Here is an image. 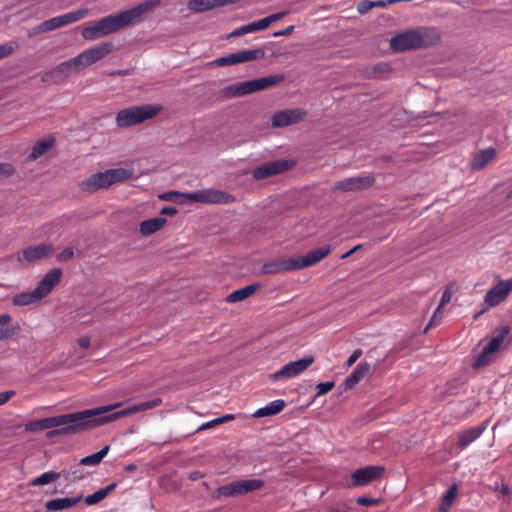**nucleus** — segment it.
I'll return each mask as SVG.
<instances>
[{
  "mask_svg": "<svg viewBox=\"0 0 512 512\" xmlns=\"http://www.w3.org/2000/svg\"><path fill=\"white\" fill-rule=\"evenodd\" d=\"M112 50L113 44L111 42L100 43L96 46L85 49L76 57L59 64L53 70V73L60 74L64 77L78 74L89 66L104 59L112 52Z\"/></svg>",
  "mask_w": 512,
  "mask_h": 512,
  "instance_id": "f257e3e1",
  "label": "nucleus"
},
{
  "mask_svg": "<svg viewBox=\"0 0 512 512\" xmlns=\"http://www.w3.org/2000/svg\"><path fill=\"white\" fill-rule=\"evenodd\" d=\"M92 416L93 413L87 409L79 412L40 419L41 429L47 430L64 426L63 428L56 430L51 434H75L93 428L94 423L93 420H91Z\"/></svg>",
  "mask_w": 512,
  "mask_h": 512,
  "instance_id": "f03ea898",
  "label": "nucleus"
},
{
  "mask_svg": "<svg viewBox=\"0 0 512 512\" xmlns=\"http://www.w3.org/2000/svg\"><path fill=\"white\" fill-rule=\"evenodd\" d=\"M160 0H146L139 5L116 15H110L99 20L105 36L122 28L142 21L144 16L153 11Z\"/></svg>",
  "mask_w": 512,
  "mask_h": 512,
  "instance_id": "7ed1b4c3",
  "label": "nucleus"
},
{
  "mask_svg": "<svg viewBox=\"0 0 512 512\" xmlns=\"http://www.w3.org/2000/svg\"><path fill=\"white\" fill-rule=\"evenodd\" d=\"M439 39L435 28L422 27L397 34L391 38L390 46L394 51H406L434 45Z\"/></svg>",
  "mask_w": 512,
  "mask_h": 512,
  "instance_id": "20e7f679",
  "label": "nucleus"
},
{
  "mask_svg": "<svg viewBox=\"0 0 512 512\" xmlns=\"http://www.w3.org/2000/svg\"><path fill=\"white\" fill-rule=\"evenodd\" d=\"M62 271L59 268L50 270L32 291L22 292L12 298L15 306H28L40 302L60 282Z\"/></svg>",
  "mask_w": 512,
  "mask_h": 512,
  "instance_id": "39448f33",
  "label": "nucleus"
},
{
  "mask_svg": "<svg viewBox=\"0 0 512 512\" xmlns=\"http://www.w3.org/2000/svg\"><path fill=\"white\" fill-rule=\"evenodd\" d=\"M171 196H176L178 198L177 201L181 204L190 202H199L202 204H230L236 201L233 195L212 188L188 193L172 192L164 195L163 198L170 199Z\"/></svg>",
  "mask_w": 512,
  "mask_h": 512,
  "instance_id": "423d86ee",
  "label": "nucleus"
},
{
  "mask_svg": "<svg viewBox=\"0 0 512 512\" xmlns=\"http://www.w3.org/2000/svg\"><path fill=\"white\" fill-rule=\"evenodd\" d=\"M162 110L158 104H146L132 106L120 110L115 118V123L119 128H128L139 125L146 120L152 119Z\"/></svg>",
  "mask_w": 512,
  "mask_h": 512,
  "instance_id": "0eeeda50",
  "label": "nucleus"
},
{
  "mask_svg": "<svg viewBox=\"0 0 512 512\" xmlns=\"http://www.w3.org/2000/svg\"><path fill=\"white\" fill-rule=\"evenodd\" d=\"M131 176L132 172L127 169H110L91 175L89 178L82 181L81 188L84 191L94 192L98 189L107 188L114 183L129 179Z\"/></svg>",
  "mask_w": 512,
  "mask_h": 512,
  "instance_id": "6e6552de",
  "label": "nucleus"
},
{
  "mask_svg": "<svg viewBox=\"0 0 512 512\" xmlns=\"http://www.w3.org/2000/svg\"><path fill=\"white\" fill-rule=\"evenodd\" d=\"M284 79L283 75H270L259 79H253L227 86L224 94L227 97H240L266 88H269Z\"/></svg>",
  "mask_w": 512,
  "mask_h": 512,
  "instance_id": "1a4fd4ad",
  "label": "nucleus"
},
{
  "mask_svg": "<svg viewBox=\"0 0 512 512\" xmlns=\"http://www.w3.org/2000/svg\"><path fill=\"white\" fill-rule=\"evenodd\" d=\"M121 406L122 403L119 402L111 405L97 407L94 409H88V411H91L93 413V416L91 417V420H93V423H95L93 424V428L139 412L138 406L136 404L125 409L119 410L117 412L107 414L108 412H111Z\"/></svg>",
  "mask_w": 512,
  "mask_h": 512,
  "instance_id": "9d476101",
  "label": "nucleus"
},
{
  "mask_svg": "<svg viewBox=\"0 0 512 512\" xmlns=\"http://www.w3.org/2000/svg\"><path fill=\"white\" fill-rule=\"evenodd\" d=\"M512 292V277L499 279L484 295V303L493 308L503 303Z\"/></svg>",
  "mask_w": 512,
  "mask_h": 512,
  "instance_id": "9b49d317",
  "label": "nucleus"
},
{
  "mask_svg": "<svg viewBox=\"0 0 512 512\" xmlns=\"http://www.w3.org/2000/svg\"><path fill=\"white\" fill-rule=\"evenodd\" d=\"M314 359L311 356L304 357L297 361L289 362L280 370L272 373L270 379L273 381L288 380L302 374L312 363Z\"/></svg>",
  "mask_w": 512,
  "mask_h": 512,
  "instance_id": "f8f14e48",
  "label": "nucleus"
},
{
  "mask_svg": "<svg viewBox=\"0 0 512 512\" xmlns=\"http://www.w3.org/2000/svg\"><path fill=\"white\" fill-rule=\"evenodd\" d=\"M293 166V162L285 159L275 160L263 163L254 168L251 172L254 180H263L272 176L279 175Z\"/></svg>",
  "mask_w": 512,
  "mask_h": 512,
  "instance_id": "ddd939ff",
  "label": "nucleus"
},
{
  "mask_svg": "<svg viewBox=\"0 0 512 512\" xmlns=\"http://www.w3.org/2000/svg\"><path fill=\"white\" fill-rule=\"evenodd\" d=\"M384 473L383 466H366L360 469L355 470L351 474L350 483L347 484L348 487H362L370 484L371 482L382 477Z\"/></svg>",
  "mask_w": 512,
  "mask_h": 512,
  "instance_id": "4468645a",
  "label": "nucleus"
},
{
  "mask_svg": "<svg viewBox=\"0 0 512 512\" xmlns=\"http://www.w3.org/2000/svg\"><path fill=\"white\" fill-rule=\"evenodd\" d=\"M374 183V178L370 174L364 173L358 176L349 177L337 181L334 185V190L343 192H356L371 187Z\"/></svg>",
  "mask_w": 512,
  "mask_h": 512,
  "instance_id": "2eb2a0df",
  "label": "nucleus"
},
{
  "mask_svg": "<svg viewBox=\"0 0 512 512\" xmlns=\"http://www.w3.org/2000/svg\"><path fill=\"white\" fill-rule=\"evenodd\" d=\"M509 327H504L499 335L491 339V341L483 348L482 352L475 359V366H483L490 362L492 355L499 351L505 338L509 334Z\"/></svg>",
  "mask_w": 512,
  "mask_h": 512,
  "instance_id": "dca6fc26",
  "label": "nucleus"
},
{
  "mask_svg": "<svg viewBox=\"0 0 512 512\" xmlns=\"http://www.w3.org/2000/svg\"><path fill=\"white\" fill-rule=\"evenodd\" d=\"M306 114V111L300 108L281 110L272 116V125L274 127L293 125L303 120Z\"/></svg>",
  "mask_w": 512,
  "mask_h": 512,
  "instance_id": "f3484780",
  "label": "nucleus"
},
{
  "mask_svg": "<svg viewBox=\"0 0 512 512\" xmlns=\"http://www.w3.org/2000/svg\"><path fill=\"white\" fill-rule=\"evenodd\" d=\"M263 55V52L259 49L254 50H241L235 53L220 57L216 59L215 63L218 66L234 65L238 63H244L256 60Z\"/></svg>",
  "mask_w": 512,
  "mask_h": 512,
  "instance_id": "a211bd4d",
  "label": "nucleus"
},
{
  "mask_svg": "<svg viewBox=\"0 0 512 512\" xmlns=\"http://www.w3.org/2000/svg\"><path fill=\"white\" fill-rule=\"evenodd\" d=\"M330 253V247H320L300 257H293L296 270L315 265Z\"/></svg>",
  "mask_w": 512,
  "mask_h": 512,
  "instance_id": "6ab92c4d",
  "label": "nucleus"
},
{
  "mask_svg": "<svg viewBox=\"0 0 512 512\" xmlns=\"http://www.w3.org/2000/svg\"><path fill=\"white\" fill-rule=\"evenodd\" d=\"M21 332V325L17 321H13L12 316L8 313L0 314V341H6Z\"/></svg>",
  "mask_w": 512,
  "mask_h": 512,
  "instance_id": "aec40b11",
  "label": "nucleus"
},
{
  "mask_svg": "<svg viewBox=\"0 0 512 512\" xmlns=\"http://www.w3.org/2000/svg\"><path fill=\"white\" fill-rule=\"evenodd\" d=\"M52 246L47 244H39L36 246L28 247L22 252V256H18V261L23 260L29 263L41 260L47 257L52 252Z\"/></svg>",
  "mask_w": 512,
  "mask_h": 512,
  "instance_id": "412c9836",
  "label": "nucleus"
},
{
  "mask_svg": "<svg viewBox=\"0 0 512 512\" xmlns=\"http://www.w3.org/2000/svg\"><path fill=\"white\" fill-rule=\"evenodd\" d=\"M294 260L291 258H279L265 263L262 266L263 274H278L282 272L295 271Z\"/></svg>",
  "mask_w": 512,
  "mask_h": 512,
  "instance_id": "4be33fe9",
  "label": "nucleus"
},
{
  "mask_svg": "<svg viewBox=\"0 0 512 512\" xmlns=\"http://www.w3.org/2000/svg\"><path fill=\"white\" fill-rule=\"evenodd\" d=\"M487 428V422L482 423L480 426L471 427L458 433L457 445L460 448H465L473 441L478 439Z\"/></svg>",
  "mask_w": 512,
  "mask_h": 512,
  "instance_id": "5701e85b",
  "label": "nucleus"
},
{
  "mask_svg": "<svg viewBox=\"0 0 512 512\" xmlns=\"http://www.w3.org/2000/svg\"><path fill=\"white\" fill-rule=\"evenodd\" d=\"M82 496L56 498L46 502L45 507L48 511H62L75 506Z\"/></svg>",
  "mask_w": 512,
  "mask_h": 512,
  "instance_id": "b1692460",
  "label": "nucleus"
},
{
  "mask_svg": "<svg viewBox=\"0 0 512 512\" xmlns=\"http://www.w3.org/2000/svg\"><path fill=\"white\" fill-rule=\"evenodd\" d=\"M370 371V365L366 362L360 363L351 375L344 381V389L349 390L358 384Z\"/></svg>",
  "mask_w": 512,
  "mask_h": 512,
  "instance_id": "393cba45",
  "label": "nucleus"
},
{
  "mask_svg": "<svg viewBox=\"0 0 512 512\" xmlns=\"http://www.w3.org/2000/svg\"><path fill=\"white\" fill-rule=\"evenodd\" d=\"M285 406H286V403L284 400H281V399L274 400V401L270 402L269 404H267L266 406L257 409L253 413V417L254 418H263V417L277 415L285 408Z\"/></svg>",
  "mask_w": 512,
  "mask_h": 512,
  "instance_id": "a878e982",
  "label": "nucleus"
},
{
  "mask_svg": "<svg viewBox=\"0 0 512 512\" xmlns=\"http://www.w3.org/2000/svg\"><path fill=\"white\" fill-rule=\"evenodd\" d=\"M452 295H453V290L450 287H446L442 294L439 306L437 307L436 311L434 312V314L431 318V321L425 331H427L430 327L435 326L436 324H438L441 321V319L443 317V309L451 301Z\"/></svg>",
  "mask_w": 512,
  "mask_h": 512,
  "instance_id": "bb28decb",
  "label": "nucleus"
},
{
  "mask_svg": "<svg viewBox=\"0 0 512 512\" xmlns=\"http://www.w3.org/2000/svg\"><path fill=\"white\" fill-rule=\"evenodd\" d=\"M261 285L259 283H254L251 285H247L239 290H236L229 294L226 298L227 302H239L243 301L249 296H251L253 293H255Z\"/></svg>",
  "mask_w": 512,
  "mask_h": 512,
  "instance_id": "cd10ccee",
  "label": "nucleus"
},
{
  "mask_svg": "<svg viewBox=\"0 0 512 512\" xmlns=\"http://www.w3.org/2000/svg\"><path fill=\"white\" fill-rule=\"evenodd\" d=\"M496 156L494 148H487L475 154L472 162V167L476 170H480L491 162Z\"/></svg>",
  "mask_w": 512,
  "mask_h": 512,
  "instance_id": "c85d7f7f",
  "label": "nucleus"
},
{
  "mask_svg": "<svg viewBox=\"0 0 512 512\" xmlns=\"http://www.w3.org/2000/svg\"><path fill=\"white\" fill-rule=\"evenodd\" d=\"M166 223V219L161 217H156L152 219L145 220L140 224V232L144 236L152 235L153 233L160 230L164 224Z\"/></svg>",
  "mask_w": 512,
  "mask_h": 512,
  "instance_id": "c756f323",
  "label": "nucleus"
},
{
  "mask_svg": "<svg viewBox=\"0 0 512 512\" xmlns=\"http://www.w3.org/2000/svg\"><path fill=\"white\" fill-rule=\"evenodd\" d=\"M60 27H63L61 18H60V16H56V17H53V18L46 20V21L40 23L39 25H37L33 29V34L35 35V34H41L44 32L53 31Z\"/></svg>",
  "mask_w": 512,
  "mask_h": 512,
  "instance_id": "7c9ffc66",
  "label": "nucleus"
},
{
  "mask_svg": "<svg viewBox=\"0 0 512 512\" xmlns=\"http://www.w3.org/2000/svg\"><path fill=\"white\" fill-rule=\"evenodd\" d=\"M81 35L85 40L88 41L105 37L99 21L93 23L92 25L83 27Z\"/></svg>",
  "mask_w": 512,
  "mask_h": 512,
  "instance_id": "2f4dec72",
  "label": "nucleus"
},
{
  "mask_svg": "<svg viewBox=\"0 0 512 512\" xmlns=\"http://www.w3.org/2000/svg\"><path fill=\"white\" fill-rule=\"evenodd\" d=\"M217 496L233 497L242 495L240 481H234L227 485L221 486L216 491Z\"/></svg>",
  "mask_w": 512,
  "mask_h": 512,
  "instance_id": "473e14b6",
  "label": "nucleus"
},
{
  "mask_svg": "<svg viewBox=\"0 0 512 512\" xmlns=\"http://www.w3.org/2000/svg\"><path fill=\"white\" fill-rule=\"evenodd\" d=\"M115 487L116 484L112 483L102 489L97 490L85 498V503L89 506L99 503L100 501L104 500Z\"/></svg>",
  "mask_w": 512,
  "mask_h": 512,
  "instance_id": "72a5a7b5",
  "label": "nucleus"
},
{
  "mask_svg": "<svg viewBox=\"0 0 512 512\" xmlns=\"http://www.w3.org/2000/svg\"><path fill=\"white\" fill-rule=\"evenodd\" d=\"M89 14V10L86 8L79 9L77 11L68 12L66 14L60 15L62 25L66 26L72 23H75L81 19H84Z\"/></svg>",
  "mask_w": 512,
  "mask_h": 512,
  "instance_id": "f704fd0d",
  "label": "nucleus"
},
{
  "mask_svg": "<svg viewBox=\"0 0 512 512\" xmlns=\"http://www.w3.org/2000/svg\"><path fill=\"white\" fill-rule=\"evenodd\" d=\"M53 145L52 140H39L33 146L32 152L29 155L31 160H36L37 158L44 155Z\"/></svg>",
  "mask_w": 512,
  "mask_h": 512,
  "instance_id": "c9c22d12",
  "label": "nucleus"
},
{
  "mask_svg": "<svg viewBox=\"0 0 512 512\" xmlns=\"http://www.w3.org/2000/svg\"><path fill=\"white\" fill-rule=\"evenodd\" d=\"M109 449L110 447L108 445L103 447L97 453L82 458L80 460V464L88 466L98 465L103 460V458L108 454Z\"/></svg>",
  "mask_w": 512,
  "mask_h": 512,
  "instance_id": "e433bc0d",
  "label": "nucleus"
},
{
  "mask_svg": "<svg viewBox=\"0 0 512 512\" xmlns=\"http://www.w3.org/2000/svg\"><path fill=\"white\" fill-rule=\"evenodd\" d=\"M239 481L241 485L242 495L254 492L264 487V481L261 479H244Z\"/></svg>",
  "mask_w": 512,
  "mask_h": 512,
  "instance_id": "4c0bfd02",
  "label": "nucleus"
},
{
  "mask_svg": "<svg viewBox=\"0 0 512 512\" xmlns=\"http://www.w3.org/2000/svg\"><path fill=\"white\" fill-rule=\"evenodd\" d=\"M457 495V485H452L448 489V491L444 494L441 505H440V511L447 512L450 507L452 506V503L454 502Z\"/></svg>",
  "mask_w": 512,
  "mask_h": 512,
  "instance_id": "58836bf2",
  "label": "nucleus"
},
{
  "mask_svg": "<svg viewBox=\"0 0 512 512\" xmlns=\"http://www.w3.org/2000/svg\"><path fill=\"white\" fill-rule=\"evenodd\" d=\"M59 477H60L59 473L51 472V471L45 472L42 475H40V476L36 477L35 479H33L31 481L30 485H32V486L47 485V484L57 480Z\"/></svg>",
  "mask_w": 512,
  "mask_h": 512,
  "instance_id": "ea45409f",
  "label": "nucleus"
},
{
  "mask_svg": "<svg viewBox=\"0 0 512 512\" xmlns=\"http://www.w3.org/2000/svg\"><path fill=\"white\" fill-rule=\"evenodd\" d=\"M492 491L500 493L504 499L503 501L506 503L510 502V499L512 497V489L505 483H499L495 482L491 486Z\"/></svg>",
  "mask_w": 512,
  "mask_h": 512,
  "instance_id": "a19ab883",
  "label": "nucleus"
},
{
  "mask_svg": "<svg viewBox=\"0 0 512 512\" xmlns=\"http://www.w3.org/2000/svg\"><path fill=\"white\" fill-rule=\"evenodd\" d=\"M81 466L82 464H80V462L74 466H71L69 470L64 473V477L71 481L83 479L85 472L82 470Z\"/></svg>",
  "mask_w": 512,
  "mask_h": 512,
  "instance_id": "79ce46f5",
  "label": "nucleus"
},
{
  "mask_svg": "<svg viewBox=\"0 0 512 512\" xmlns=\"http://www.w3.org/2000/svg\"><path fill=\"white\" fill-rule=\"evenodd\" d=\"M245 34L254 33L266 29V25L263 19L244 25Z\"/></svg>",
  "mask_w": 512,
  "mask_h": 512,
  "instance_id": "37998d69",
  "label": "nucleus"
},
{
  "mask_svg": "<svg viewBox=\"0 0 512 512\" xmlns=\"http://www.w3.org/2000/svg\"><path fill=\"white\" fill-rule=\"evenodd\" d=\"M161 403H162V400L160 398H155V399H152V400H149V401H145V402L139 403V404H137L138 411L139 412H143V411H146V410H150V409L156 408L159 405H161Z\"/></svg>",
  "mask_w": 512,
  "mask_h": 512,
  "instance_id": "c03bdc74",
  "label": "nucleus"
},
{
  "mask_svg": "<svg viewBox=\"0 0 512 512\" xmlns=\"http://www.w3.org/2000/svg\"><path fill=\"white\" fill-rule=\"evenodd\" d=\"M17 47L15 42H8L0 45V59L11 55Z\"/></svg>",
  "mask_w": 512,
  "mask_h": 512,
  "instance_id": "a18cd8bd",
  "label": "nucleus"
},
{
  "mask_svg": "<svg viewBox=\"0 0 512 512\" xmlns=\"http://www.w3.org/2000/svg\"><path fill=\"white\" fill-rule=\"evenodd\" d=\"M74 257V250L71 247L65 248L62 252L57 254L56 259L58 262H68Z\"/></svg>",
  "mask_w": 512,
  "mask_h": 512,
  "instance_id": "49530a36",
  "label": "nucleus"
},
{
  "mask_svg": "<svg viewBox=\"0 0 512 512\" xmlns=\"http://www.w3.org/2000/svg\"><path fill=\"white\" fill-rule=\"evenodd\" d=\"M286 15H287V12L282 11V12H278V13H275V14H272V15H269V16L263 18L266 28H268L272 23L282 19Z\"/></svg>",
  "mask_w": 512,
  "mask_h": 512,
  "instance_id": "de8ad7c7",
  "label": "nucleus"
},
{
  "mask_svg": "<svg viewBox=\"0 0 512 512\" xmlns=\"http://www.w3.org/2000/svg\"><path fill=\"white\" fill-rule=\"evenodd\" d=\"M14 172L12 165L8 163H0V180L8 178Z\"/></svg>",
  "mask_w": 512,
  "mask_h": 512,
  "instance_id": "09e8293b",
  "label": "nucleus"
},
{
  "mask_svg": "<svg viewBox=\"0 0 512 512\" xmlns=\"http://www.w3.org/2000/svg\"><path fill=\"white\" fill-rule=\"evenodd\" d=\"M373 8V1L364 0L358 3L357 11L360 14H365Z\"/></svg>",
  "mask_w": 512,
  "mask_h": 512,
  "instance_id": "8fccbe9b",
  "label": "nucleus"
},
{
  "mask_svg": "<svg viewBox=\"0 0 512 512\" xmlns=\"http://www.w3.org/2000/svg\"><path fill=\"white\" fill-rule=\"evenodd\" d=\"M334 387V382H324L317 385V395H323Z\"/></svg>",
  "mask_w": 512,
  "mask_h": 512,
  "instance_id": "3c124183",
  "label": "nucleus"
},
{
  "mask_svg": "<svg viewBox=\"0 0 512 512\" xmlns=\"http://www.w3.org/2000/svg\"><path fill=\"white\" fill-rule=\"evenodd\" d=\"M362 355V350L361 349H357L355 350L351 355L350 357L348 358V360L346 361V368H350Z\"/></svg>",
  "mask_w": 512,
  "mask_h": 512,
  "instance_id": "603ef678",
  "label": "nucleus"
},
{
  "mask_svg": "<svg viewBox=\"0 0 512 512\" xmlns=\"http://www.w3.org/2000/svg\"><path fill=\"white\" fill-rule=\"evenodd\" d=\"M356 502L362 506H372V505L377 504L378 500L368 498V497H359V498H357Z\"/></svg>",
  "mask_w": 512,
  "mask_h": 512,
  "instance_id": "864d4df0",
  "label": "nucleus"
},
{
  "mask_svg": "<svg viewBox=\"0 0 512 512\" xmlns=\"http://www.w3.org/2000/svg\"><path fill=\"white\" fill-rule=\"evenodd\" d=\"M327 512H351L350 507L346 503H339L335 507H331Z\"/></svg>",
  "mask_w": 512,
  "mask_h": 512,
  "instance_id": "5fc2aeb1",
  "label": "nucleus"
},
{
  "mask_svg": "<svg viewBox=\"0 0 512 512\" xmlns=\"http://www.w3.org/2000/svg\"><path fill=\"white\" fill-rule=\"evenodd\" d=\"M25 430L28 432L42 430L40 420L32 421V422L26 424Z\"/></svg>",
  "mask_w": 512,
  "mask_h": 512,
  "instance_id": "6e6d98bb",
  "label": "nucleus"
},
{
  "mask_svg": "<svg viewBox=\"0 0 512 512\" xmlns=\"http://www.w3.org/2000/svg\"><path fill=\"white\" fill-rule=\"evenodd\" d=\"M294 26L293 25H290L288 27H286L285 29L283 30H278V31H275L273 33V36L274 37H280V36H287V35H290L293 31H294Z\"/></svg>",
  "mask_w": 512,
  "mask_h": 512,
  "instance_id": "4d7b16f0",
  "label": "nucleus"
},
{
  "mask_svg": "<svg viewBox=\"0 0 512 512\" xmlns=\"http://www.w3.org/2000/svg\"><path fill=\"white\" fill-rule=\"evenodd\" d=\"M219 424H220V420H219L218 418H216V419H213V420L208 421V422H206V423H203V424L199 427V429H198V430H200V431H201V430L210 429V428H213V427H215V426H217V425H219Z\"/></svg>",
  "mask_w": 512,
  "mask_h": 512,
  "instance_id": "13d9d810",
  "label": "nucleus"
},
{
  "mask_svg": "<svg viewBox=\"0 0 512 512\" xmlns=\"http://www.w3.org/2000/svg\"><path fill=\"white\" fill-rule=\"evenodd\" d=\"M14 395H15V392L12 390L1 392L0 393V406L5 404Z\"/></svg>",
  "mask_w": 512,
  "mask_h": 512,
  "instance_id": "bf43d9fd",
  "label": "nucleus"
},
{
  "mask_svg": "<svg viewBox=\"0 0 512 512\" xmlns=\"http://www.w3.org/2000/svg\"><path fill=\"white\" fill-rule=\"evenodd\" d=\"M77 342L81 348L87 349L90 346L91 339L89 336H82L78 339Z\"/></svg>",
  "mask_w": 512,
  "mask_h": 512,
  "instance_id": "052dcab7",
  "label": "nucleus"
},
{
  "mask_svg": "<svg viewBox=\"0 0 512 512\" xmlns=\"http://www.w3.org/2000/svg\"><path fill=\"white\" fill-rule=\"evenodd\" d=\"M242 35H245V31H244V27L243 26H241V27L235 29L234 31H232L229 34V37H239V36H242Z\"/></svg>",
  "mask_w": 512,
  "mask_h": 512,
  "instance_id": "680f3d73",
  "label": "nucleus"
},
{
  "mask_svg": "<svg viewBox=\"0 0 512 512\" xmlns=\"http://www.w3.org/2000/svg\"><path fill=\"white\" fill-rule=\"evenodd\" d=\"M362 248L361 245H357L355 247H353L351 250H349L348 252H346L345 254H343L341 256L342 259H345V258H348L350 257L352 254H354L356 251L360 250Z\"/></svg>",
  "mask_w": 512,
  "mask_h": 512,
  "instance_id": "e2e57ef3",
  "label": "nucleus"
},
{
  "mask_svg": "<svg viewBox=\"0 0 512 512\" xmlns=\"http://www.w3.org/2000/svg\"><path fill=\"white\" fill-rule=\"evenodd\" d=\"M392 3H388V0L387 1H373V8L374 7H381V8H384V7H387L388 5H391Z\"/></svg>",
  "mask_w": 512,
  "mask_h": 512,
  "instance_id": "0e129e2a",
  "label": "nucleus"
},
{
  "mask_svg": "<svg viewBox=\"0 0 512 512\" xmlns=\"http://www.w3.org/2000/svg\"><path fill=\"white\" fill-rule=\"evenodd\" d=\"M218 419L220 420V424H222V423H225L227 421L233 420L234 419V415L227 414L225 416L219 417Z\"/></svg>",
  "mask_w": 512,
  "mask_h": 512,
  "instance_id": "69168bd1",
  "label": "nucleus"
},
{
  "mask_svg": "<svg viewBox=\"0 0 512 512\" xmlns=\"http://www.w3.org/2000/svg\"><path fill=\"white\" fill-rule=\"evenodd\" d=\"M161 213L162 214H175L176 213V209L172 208V207H167V208H163L161 210Z\"/></svg>",
  "mask_w": 512,
  "mask_h": 512,
  "instance_id": "338daca9",
  "label": "nucleus"
},
{
  "mask_svg": "<svg viewBox=\"0 0 512 512\" xmlns=\"http://www.w3.org/2000/svg\"><path fill=\"white\" fill-rule=\"evenodd\" d=\"M129 74V70H117L111 73V75L115 76H125Z\"/></svg>",
  "mask_w": 512,
  "mask_h": 512,
  "instance_id": "774afa93",
  "label": "nucleus"
}]
</instances>
